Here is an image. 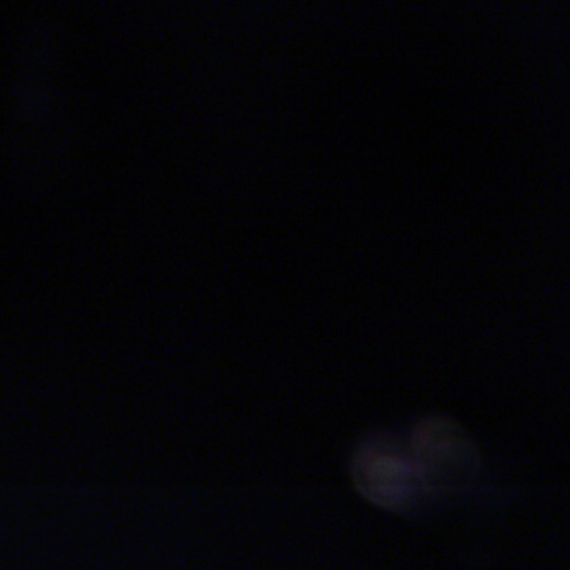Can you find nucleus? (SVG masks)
Returning a JSON list of instances; mask_svg holds the SVG:
<instances>
[{"instance_id":"obj_2","label":"nucleus","mask_w":570,"mask_h":570,"mask_svg":"<svg viewBox=\"0 0 570 570\" xmlns=\"http://www.w3.org/2000/svg\"><path fill=\"white\" fill-rule=\"evenodd\" d=\"M411 472V468L409 464H405L403 468H402V473L404 475H407L409 473Z\"/></svg>"},{"instance_id":"obj_1","label":"nucleus","mask_w":570,"mask_h":570,"mask_svg":"<svg viewBox=\"0 0 570 570\" xmlns=\"http://www.w3.org/2000/svg\"><path fill=\"white\" fill-rule=\"evenodd\" d=\"M399 488H400L401 492L392 494V498L397 501H404L414 493L413 488L411 485H409L407 483H399Z\"/></svg>"}]
</instances>
